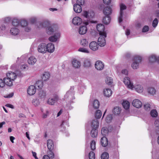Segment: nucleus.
Returning a JSON list of instances; mask_svg holds the SVG:
<instances>
[{
	"label": "nucleus",
	"mask_w": 159,
	"mask_h": 159,
	"mask_svg": "<svg viewBox=\"0 0 159 159\" xmlns=\"http://www.w3.org/2000/svg\"><path fill=\"white\" fill-rule=\"evenodd\" d=\"M105 81L107 84L108 85H110L112 83V79L110 77H107Z\"/></svg>",
	"instance_id": "51"
},
{
	"label": "nucleus",
	"mask_w": 159,
	"mask_h": 159,
	"mask_svg": "<svg viewBox=\"0 0 159 159\" xmlns=\"http://www.w3.org/2000/svg\"><path fill=\"white\" fill-rule=\"evenodd\" d=\"M60 36V34L59 32L55 33L54 35L51 36L49 38V40L52 42H55L57 41Z\"/></svg>",
	"instance_id": "12"
},
{
	"label": "nucleus",
	"mask_w": 159,
	"mask_h": 159,
	"mask_svg": "<svg viewBox=\"0 0 159 159\" xmlns=\"http://www.w3.org/2000/svg\"><path fill=\"white\" fill-rule=\"evenodd\" d=\"M37 59L34 56H31L30 57L28 60V62L30 65H34L36 62Z\"/></svg>",
	"instance_id": "24"
},
{
	"label": "nucleus",
	"mask_w": 159,
	"mask_h": 159,
	"mask_svg": "<svg viewBox=\"0 0 159 159\" xmlns=\"http://www.w3.org/2000/svg\"><path fill=\"white\" fill-rule=\"evenodd\" d=\"M72 22L74 25H78L82 23V21L80 17L76 16L73 19Z\"/></svg>",
	"instance_id": "16"
},
{
	"label": "nucleus",
	"mask_w": 159,
	"mask_h": 159,
	"mask_svg": "<svg viewBox=\"0 0 159 159\" xmlns=\"http://www.w3.org/2000/svg\"><path fill=\"white\" fill-rule=\"evenodd\" d=\"M59 99V98L58 96L56 95L52 98H49L48 100V103L50 105H54Z\"/></svg>",
	"instance_id": "7"
},
{
	"label": "nucleus",
	"mask_w": 159,
	"mask_h": 159,
	"mask_svg": "<svg viewBox=\"0 0 159 159\" xmlns=\"http://www.w3.org/2000/svg\"><path fill=\"white\" fill-rule=\"evenodd\" d=\"M43 85V82L42 81L39 80L36 82L35 84V88H38L39 89H41Z\"/></svg>",
	"instance_id": "38"
},
{
	"label": "nucleus",
	"mask_w": 159,
	"mask_h": 159,
	"mask_svg": "<svg viewBox=\"0 0 159 159\" xmlns=\"http://www.w3.org/2000/svg\"><path fill=\"white\" fill-rule=\"evenodd\" d=\"M83 16L87 19V21H84V24L86 25H89L90 23H94V22L92 20L94 16V14L92 11H84L82 14Z\"/></svg>",
	"instance_id": "1"
},
{
	"label": "nucleus",
	"mask_w": 159,
	"mask_h": 159,
	"mask_svg": "<svg viewBox=\"0 0 159 159\" xmlns=\"http://www.w3.org/2000/svg\"><path fill=\"white\" fill-rule=\"evenodd\" d=\"M150 115L152 117H156L157 116L158 113L156 110L153 109L151 111Z\"/></svg>",
	"instance_id": "45"
},
{
	"label": "nucleus",
	"mask_w": 159,
	"mask_h": 159,
	"mask_svg": "<svg viewBox=\"0 0 159 159\" xmlns=\"http://www.w3.org/2000/svg\"><path fill=\"white\" fill-rule=\"evenodd\" d=\"M72 66L75 68H79L81 66L80 61L76 59H74L71 62Z\"/></svg>",
	"instance_id": "19"
},
{
	"label": "nucleus",
	"mask_w": 159,
	"mask_h": 159,
	"mask_svg": "<svg viewBox=\"0 0 159 159\" xmlns=\"http://www.w3.org/2000/svg\"><path fill=\"white\" fill-rule=\"evenodd\" d=\"M123 82L128 88L132 89L134 88V86L130 81L129 78L126 77L123 80Z\"/></svg>",
	"instance_id": "6"
},
{
	"label": "nucleus",
	"mask_w": 159,
	"mask_h": 159,
	"mask_svg": "<svg viewBox=\"0 0 159 159\" xmlns=\"http://www.w3.org/2000/svg\"><path fill=\"white\" fill-rule=\"evenodd\" d=\"M84 66L86 67H90L91 66L90 61L88 59H85L84 61Z\"/></svg>",
	"instance_id": "52"
},
{
	"label": "nucleus",
	"mask_w": 159,
	"mask_h": 159,
	"mask_svg": "<svg viewBox=\"0 0 159 159\" xmlns=\"http://www.w3.org/2000/svg\"><path fill=\"white\" fill-rule=\"evenodd\" d=\"M158 20L156 18H155L154 20L152 22V26L153 27H156L157 25L158 24Z\"/></svg>",
	"instance_id": "58"
},
{
	"label": "nucleus",
	"mask_w": 159,
	"mask_h": 159,
	"mask_svg": "<svg viewBox=\"0 0 159 159\" xmlns=\"http://www.w3.org/2000/svg\"><path fill=\"white\" fill-rule=\"evenodd\" d=\"M20 21L17 19H14L12 22L13 27H17L18 28Z\"/></svg>",
	"instance_id": "47"
},
{
	"label": "nucleus",
	"mask_w": 159,
	"mask_h": 159,
	"mask_svg": "<svg viewBox=\"0 0 159 159\" xmlns=\"http://www.w3.org/2000/svg\"><path fill=\"white\" fill-rule=\"evenodd\" d=\"M64 97L65 99H68V101L70 102H73L71 100L75 99L74 92L68 91L65 95Z\"/></svg>",
	"instance_id": "5"
},
{
	"label": "nucleus",
	"mask_w": 159,
	"mask_h": 159,
	"mask_svg": "<svg viewBox=\"0 0 159 159\" xmlns=\"http://www.w3.org/2000/svg\"><path fill=\"white\" fill-rule=\"evenodd\" d=\"M154 124L156 128L157 133L159 134V120H156Z\"/></svg>",
	"instance_id": "48"
},
{
	"label": "nucleus",
	"mask_w": 159,
	"mask_h": 159,
	"mask_svg": "<svg viewBox=\"0 0 159 159\" xmlns=\"http://www.w3.org/2000/svg\"><path fill=\"white\" fill-rule=\"evenodd\" d=\"M88 42L86 39H82L80 40V44L83 47H85L88 45Z\"/></svg>",
	"instance_id": "41"
},
{
	"label": "nucleus",
	"mask_w": 159,
	"mask_h": 159,
	"mask_svg": "<svg viewBox=\"0 0 159 159\" xmlns=\"http://www.w3.org/2000/svg\"><path fill=\"white\" fill-rule=\"evenodd\" d=\"M78 51L79 52L86 53H89L90 51L87 49L84 48H80Z\"/></svg>",
	"instance_id": "44"
},
{
	"label": "nucleus",
	"mask_w": 159,
	"mask_h": 159,
	"mask_svg": "<svg viewBox=\"0 0 159 159\" xmlns=\"http://www.w3.org/2000/svg\"><path fill=\"white\" fill-rule=\"evenodd\" d=\"M108 132V131L107 128L103 127L101 129V133L103 136L106 135Z\"/></svg>",
	"instance_id": "46"
},
{
	"label": "nucleus",
	"mask_w": 159,
	"mask_h": 159,
	"mask_svg": "<svg viewBox=\"0 0 159 159\" xmlns=\"http://www.w3.org/2000/svg\"><path fill=\"white\" fill-rule=\"evenodd\" d=\"M91 135L92 137H96L98 135L97 129H92L91 131Z\"/></svg>",
	"instance_id": "39"
},
{
	"label": "nucleus",
	"mask_w": 159,
	"mask_h": 159,
	"mask_svg": "<svg viewBox=\"0 0 159 159\" xmlns=\"http://www.w3.org/2000/svg\"><path fill=\"white\" fill-rule=\"evenodd\" d=\"M7 77L13 81L16 78L17 75L14 72H11L7 75Z\"/></svg>",
	"instance_id": "25"
},
{
	"label": "nucleus",
	"mask_w": 159,
	"mask_h": 159,
	"mask_svg": "<svg viewBox=\"0 0 159 159\" xmlns=\"http://www.w3.org/2000/svg\"><path fill=\"white\" fill-rule=\"evenodd\" d=\"M109 157V154L107 152L103 153L101 156L102 159H108Z\"/></svg>",
	"instance_id": "50"
},
{
	"label": "nucleus",
	"mask_w": 159,
	"mask_h": 159,
	"mask_svg": "<svg viewBox=\"0 0 159 159\" xmlns=\"http://www.w3.org/2000/svg\"><path fill=\"white\" fill-rule=\"evenodd\" d=\"M121 73L125 75H127L128 74V72L127 69H123L121 70Z\"/></svg>",
	"instance_id": "62"
},
{
	"label": "nucleus",
	"mask_w": 159,
	"mask_h": 159,
	"mask_svg": "<svg viewBox=\"0 0 159 159\" xmlns=\"http://www.w3.org/2000/svg\"><path fill=\"white\" fill-rule=\"evenodd\" d=\"M153 14L159 18V10H157L155 11L154 12Z\"/></svg>",
	"instance_id": "63"
},
{
	"label": "nucleus",
	"mask_w": 159,
	"mask_h": 159,
	"mask_svg": "<svg viewBox=\"0 0 159 159\" xmlns=\"http://www.w3.org/2000/svg\"><path fill=\"white\" fill-rule=\"evenodd\" d=\"M46 32L48 35H51L52 34L53 32H55L56 30L54 29V27L49 26L48 27L46 30Z\"/></svg>",
	"instance_id": "30"
},
{
	"label": "nucleus",
	"mask_w": 159,
	"mask_h": 159,
	"mask_svg": "<svg viewBox=\"0 0 159 159\" xmlns=\"http://www.w3.org/2000/svg\"><path fill=\"white\" fill-rule=\"evenodd\" d=\"M10 32L12 35H16L19 33V30L17 27H13L11 29Z\"/></svg>",
	"instance_id": "23"
},
{
	"label": "nucleus",
	"mask_w": 159,
	"mask_h": 159,
	"mask_svg": "<svg viewBox=\"0 0 159 159\" xmlns=\"http://www.w3.org/2000/svg\"><path fill=\"white\" fill-rule=\"evenodd\" d=\"M47 51L52 53L54 51L55 47L54 45L52 43H50L46 45Z\"/></svg>",
	"instance_id": "20"
},
{
	"label": "nucleus",
	"mask_w": 159,
	"mask_h": 159,
	"mask_svg": "<svg viewBox=\"0 0 159 159\" xmlns=\"http://www.w3.org/2000/svg\"><path fill=\"white\" fill-rule=\"evenodd\" d=\"M21 26L23 27H25V30L26 32L29 31L31 29L28 26V23L25 20H22L20 22Z\"/></svg>",
	"instance_id": "13"
},
{
	"label": "nucleus",
	"mask_w": 159,
	"mask_h": 159,
	"mask_svg": "<svg viewBox=\"0 0 159 159\" xmlns=\"http://www.w3.org/2000/svg\"><path fill=\"white\" fill-rule=\"evenodd\" d=\"M103 93L105 96L107 97H109L112 95V92L111 89L107 88L103 89Z\"/></svg>",
	"instance_id": "18"
},
{
	"label": "nucleus",
	"mask_w": 159,
	"mask_h": 159,
	"mask_svg": "<svg viewBox=\"0 0 159 159\" xmlns=\"http://www.w3.org/2000/svg\"><path fill=\"white\" fill-rule=\"evenodd\" d=\"M141 60L142 58L141 57L136 56L134 57L133 62L131 64V66L133 69H137L138 68L139 64L141 62Z\"/></svg>",
	"instance_id": "2"
},
{
	"label": "nucleus",
	"mask_w": 159,
	"mask_h": 159,
	"mask_svg": "<svg viewBox=\"0 0 159 159\" xmlns=\"http://www.w3.org/2000/svg\"><path fill=\"white\" fill-rule=\"evenodd\" d=\"M73 9L74 11L78 13H80L82 11V7L79 4H75Z\"/></svg>",
	"instance_id": "26"
},
{
	"label": "nucleus",
	"mask_w": 159,
	"mask_h": 159,
	"mask_svg": "<svg viewBox=\"0 0 159 159\" xmlns=\"http://www.w3.org/2000/svg\"><path fill=\"white\" fill-rule=\"evenodd\" d=\"M89 159H95V155L94 152H91L89 154Z\"/></svg>",
	"instance_id": "56"
},
{
	"label": "nucleus",
	"mask_w": 159,
	"mask_h": 159,
	"mask_svg": "<svg viewBox=\"0 0 159 159\" xmlns=\"http://www.w3.org/2000/svg\"><path fill=\"white\" fill-rule=\"evenodd\" d=\"M126 8V6L123 4H121L120 5V16L118 17V21L119 23L121 22L122 21V18L123 14V10L125 9Z\"/></svg>",
	"instance_id": "9"
},
{
	"label": "nucleus",
	"mask_w": 159,
	"mask_h": 159,
	"mask_svg": "<svg viewBox=\"0 0 159 159\" xmlns=\"http://www.w3.org/2000/svg\"><path fill=\"white\" fill-rule=\"evenodd\" d=\"M5 84L9 86H11L13 85V80L7 77L4 79Z\"/></svg>",
	"instance_id": "32"
},
{
	"label": "nucleus",
	"mask_w": 159,
	"mask_h": 159,
	"mask_svg": "<svg viewBox=\"0 0 159 159\" xmlns=\"http://www.w3.org/2000/svg\"><path fill=\"white\" fill-rule=\"evenodd\" d=\"M47 154L49 157L50 158H53L54 157V154L52 152V150H49V151L47 152Z\"/></svg>",
	"instance_id": "54"
},
{
	"label": "nucleus",
	"mask_w": 159,
	"mask_h": 159,
	"mask_svg": "<svg viewBox=\"0 0 159 159\" xmlns=\"http://www.w3.org/2000/svg\"><path fill=\"white\" fill-rule=\"evenodd\" d=\"M87 25H84L81 26L79 27L78 32L80 34L84 35L86 33L87 31Z\"/></svg>",
	"instance_id": "17"
},
{
	"label": "nucleus",
	"mask_w": 159,
	"mask_h": 159,
	"mask_svg": "<svg viewBox=\"0 0 159 159\" xmlns=\"http://www.w3.org/2000/svg\"><path fill=\"white\" fill-rule=\"evenodd\" d=\"M5 85L4 80L0 79V89L3 88Z\"/></svg>",
	"instance_id": "60"
},
{
	"label": "nucleus",
	"mask_w": 159,
	"mask_h": 159,
	"mask_svg": "<svg viewBox=\"0 0 159 159\" xmlns=\"http://www.w3.org/2000/svg\"><path fill=\"white\" fill-rule=\"evenodd\" d=\"M95 68L98 70H102L104 67V63L101 61H98L95 64Z\"/></svg>",
	"instance_id": "11"
},
{
	"label": "nucleus",
	"mask_w": 159,
	"mask_h": 159,
	"mask_svg": "<svg viewBox=\"0 0 159 159\" xmlns=\"http://www.w3.org/2000/svg\"><path fill=\"white\" fill-rule=\"evenodd\" d=\"M112 119V115H108L107 116L106 119V121L107 123L110 122Z\"/></svg>",
	"instance_id": "59"
},
{
	"label": "nucleus",
	"mask_w": 159,
	"mask_h": 159,
	"mask_svg": "<svg viewBox=\"0 0 159 159\" xmlns=\"http://www.w3.org/2000/svg\"><path fill=\"white\" fill-rule=\"evenodd\" d=\"M101 145L105 147L108 144V140L106 137L104 136L101 139Z\"/></svg>",
	"instance_id": "31"
},
{
	"label": "nucleus",
	"mask_w": 159,
	"mask_h": 159,
	"mask_svg": "<svg viewBox=\"0 0 159 159\" xmlns=\"http://www.w3.org/2000/svg\"><path fill=\"white\" fill-rule=\"evenodd\" d=\"M149 27L147 25L144 26L143 28L142 31L143 32H146L148 31Z\"/></svg>",
	"instance_id": "61"
},
{
	"label": "nucleus",
	"mask_w": 159,
	"mask_h": 159,
	"mask_svg": "<svg viewBox=\"0 0 159 159\" xmlns=\"http://www.w3.org/2000/svg\"><path fill=\"white\" fill-rule=\"evenodd\" d=\"M102 116V112L101 111L98 110H97L95 113V117L97 119H99Z\"/></svg>",
	"instance_id": "49"
},
{
	"label": "nucleus",
	"mask_w": 159,
	"mask_h": 159,
	"mask_svg": "<svg viewBox=\"0 0 159 159\" xmlns=\"http://www.w3.org/2000/svg\"><path fill=\"white\" fill-rule=\"evenodd\" d=\"M90 48L93 51H95L98 49V44L95 41H92L89 44Z\"/></svg>",
	"instance_id": "10"
},
{
	"label": "nucleus",
	"mask_w": 159,
	"mask_h": 159,
	"mask_svg": "<svg viewBox=\"0 0 159 159\" xmlns=\"http://www.w3.org/2000/svg\"><path fill=\"white\" fill-rule=\"evenodd\" d=\"M99 122L97 119H94L92 121L91 127L92 129H97L99 126Z\"/></svg>",
	"instance_id": "29"
},
{
	"label": "nucleus",
	"mask_w": 159,
	"mask_h": 159,
	"mask_svg": "<svg viewBox=\"0 0 159 159\" xmlns=\"http://www.w3.org/2000/svg\"><path fill=\"white\" fill-rule=\"evenodd\" d=\"M123 107L125 109H128L130 106L129 102L128 101H124L122 103Z\"/></svg>",
	"instance_id": "40"
},
{
	"label": "nucleus",
	"mask_w": 159,
	"mask_h": 159,
	"mask_svg": "<svg viewBox=\"0 0 159 159\" xmlns=\"http://www.w3.org/2000/svg\"><path fill=\"white\" fill-rule=\"evenodd\" d=\"M111 21V18L109 16H107L104 17L103 19L102 22L105 24H109Z\"/></svg>",
	"instance_id": "34"
},
{
	"label": "nucleus",
	"mask_w": 159,
	"mask_h": 159,
	"mask_svg": "<svg viewBox=\"0 0 159 159\" xmlns=\"http://www.w3.org/2000/svg\"><path fill=\"white\" fill-rule=\"evenodd\" d=\"M100 106L99 102L97 100H94L93 102V106L95 109H98Z\"/></svg>",
	"instance_id": "42"
},
{
	"label": "nucleus",
	"mask_w": 159,
	"mask_h": 159,
	"mask_svg": "<svg viewBox=\"0 0 159 159\" xmlns=\"http://www.w3.org/2000/svg\"><path fill=\"white\" fill-rule=\"evenodd\" d=\"M103 13L105 16H109L112 13L111 8L108 6L105 7L103 10Z\"/></svg>",
	"instance_id": "21"
},
{
	"label": "nucleus",
	"mask_w": 159,
	"mask_h": 159,
	"mask_svg": "<svg viewBox=\"0 0 159 159\" xmlns=\"http://www.w3.org/2000/svg\"><path fill=\"white\" fill-rule=\"evenodd\" d=\"M47 145L48 149L50 150H52L54 148V145L53 141L49 139L47 141Z\"/></svg>",
	"instance_id": "27"
},
{
	"label": "nucleus",
	"mask_w": 159,
	"mask_h": 159,
	"mask_svg": "<svg viewBox=\"0 0 159 159\" xmlns=\"http://www.w3.org/2000/svg\"><path fill=\"white\" fill-rule=\"evenodd\" d=\"M77 3L80 5H82L84 4V0H77Z\"/></svg>",
	"instance_id": "64"
},
{
	"label": "nucleus",
	"mask_w": 159,
	"mask_h": 159,
	"mask_svg": "<svg viewBox=\"0 0 159 159\" xmlns=\"http://www.w3.org/2000/svg\"><path fill=\"white\" fill-rule=\"evenodd\" d=\"M36 91L35 87L33 85H31L28 88L27 92L29 95H32L35 93Z\"/></svg>",
	"instance_id": "15"
},
{
	"label": "nucleus",
	"mask_w": 159,
	"mask_h": 159,
	"mask_svg": "<svg viewBox=\"0 0 159 159\" xmlns=\"http://www.w3.org/2000/svg\"><path fill=\"white\" fill-rule=\"evenodd\" d=\"M50 77V74L48 72H45L43 74L42 78L43 80L45 81L49 79Z\"/></svg>",
	"instance_id": "36"
},
{
	"label": "nucleus",
	"mask_w": 159,
	"mask_h": 159,
	"mask_svg": "<svg viewBox=\"0 0 159 159\" xmlns=\"http://www.w3.org/2000/svg\"><path fill=\"white\" fill-rule=\"evenodd\" d=\"M148 93L152 95H154L155 94L156 90L154 88H149L148 89Z\"/></svg>",
	"instance_id": "43"
},
{
	"label": "nucleus",
	"mask_w": 159,
	"mask_h": 159,
	"mask_svg": "<svg viewBox=\"0 0 159 159\" xmlns=\"http://www.w3.org/2000/svg\"><path fill=\"white\" fill-rule=\"evenodd\" d=\"M121 111L120 108L119 107H114L113 110V112L115 115H119Z\"/></svg>",
	"instance_id": "37"
},
{
	"label": "nucleus",
	"mask_w": 159,
	"mask_h": 159,
	"mask_svg": "<svg viewBox=\"0 0 159 159\" xmlns=\"http://www.w3.org/2000/svg\"><path fill=\"white\" fill-rule=\"evenodd\" d=\"M136 91L138 93H141L143 90V86L140 84H137L134 86Z\"/></svg>",
	"instance_id": "22"
},
{
	"label": "nucleus",
	"mask_w": 159,
	"mask_h": 159,
	"mask_svg": "<svg viewBox=\"0 0 159 159\" xmlns=\"http://www.w3.org/2000/svg\"><path fill=\"white\" fill-rule=\"evenodd\" d=\"M133 105L137 108H140L142 106V103L141 101L138 99H135L132 102Z\"/></svg>",
	"instance_id": "14"
},
{
	"label": "nucleus",
	"mask_w": 159,
	"mask_h": 159,
	"mask_svg": "<svg viewBox=\"0 0 159 159\" xmlns=\"http://www.w3.org/2000/svg\"><path fill=\"white\" fill-rule=\"evenodd\" d=\"M96 28L98 31L99 32L100 35H104L106 36V33L104 31L105 27L104 25L100 24H98L96 26Z\"/></svg>",
	"instance_id": "4"
},
{
	"label": "nucleus",
	"mask_w": 159,
	"mask_h": 159,
	"mask_svg": "<svg viewBox=\"0 0 159 159\" xmlns=\"http://www.w3.org/2000/svg\"><path fill=\"white\" fill-rule=\"evenodd\" d=\"M32 103L35 106H38L39 104V100L36 99H33L32 101Z\"/></svg>",
	"instance_id": "53"
},
{
	"label": "nucleus",
	"mask_w": 159,
	"mask_h": 159,
	"mask_svg": "<svg viewBox=\"0 0 159 159\" xmlns=\"http://www.w3.org/2000/svg\"><path fill=\"white\" fill-rule=\"evenodd\" d=\"M50 25V23L49 21L47 20H45L43 21L42 22L40 23L39 28L46 27H48Z\"/></svg>",
	"instance_id": "28"
},
{
	"label": "nucleus",
	"mask_w": 159,
	"mask_h": 159,
	"mask_svg": "<svg viewBox=\"0 0 159 159\" xmlns=\"http://www.w3.org/2000/svg\"><path fill=\"white\" fill-rule=\"evenodd\" d=\"M46 96L45 91L43 90H40L39 93V97L41 99L44 100Z\"/></svg>",
	"instance_id": "33"
},
{
	"label": "nucleus",
	"mask_w": 159,
	"mask_h": 159,
	"mask_svg": "<svg viewBox=\"0 0 159 159\" xmlns=\"http://www.w3.org/2000/svg\"><path fill=\"white\" fill-rule=\"evenodd\" d=\"M96 143L93 140L91 143L90 147L92 150H94L95 149Z\"/></svg>",
	"instance_id": "55"
},
{
	"label": "nucleus",
	"mask_w": 159,
	"mask_h": 159,
	"mask_svg": "<svg viewBox=\"0 0 159 159\" xmlns=\"http://www.w3.org/2000/svg\"><path fill=\"white\" fill-rule=\"evenodd\" d=\"M39 52L42 53H45L47 51L46 44L44 43H42L39 44L38 48Z\"/></svg>",
	"instance_id": "8"
},
{
	"label": "nucleus",
	"mask_w": 159,
	"mask_h": 159,
	"mask_svg": "<svg viewBox=\"0 0 159 159\" xmlns=\"http://www.w3.org/2000/svg\"><path fill=\"white\" fill-rule=\"evenodd\" d=\"M106 37L107 34H106L105 36L103 35H100V37L98 39V44L100 46L103 47L105 45L106 41L105 38Z\"/></svg>",
	"instance_id": "3"
},
{
	"label": "nucleus",
	"mask_w": 159,
	"mask_h": 159,
	"mask_svg": "<svg viewBox=\"0 0 159 159\" xmlns=\"http://www.w3.org/2000/svg\"><path fill=\"white\" fill-rule=\"evenodd\" d=\"M157 58V57L156 55H152L149 57V60L150 62L153 63L157 61L158 59Z\"/></svg>",
	"instance_id": "35"
},
{
	"label": "nucleus",
	"mask_w": 159,
	"mask_h": 159,
	"mask_svg": "<svg viewBox=\"0 0 159 159\" xmlns=\"http://www.w3.org/2000/svg\"><path fill=\"white\" fill-rule=\"evenodd\" d=\"M144 108L147 111H148L150 109V106L149 104H145L144 105Z\"/></svg>",
	"instance_id": "57"
}]
</instances>
